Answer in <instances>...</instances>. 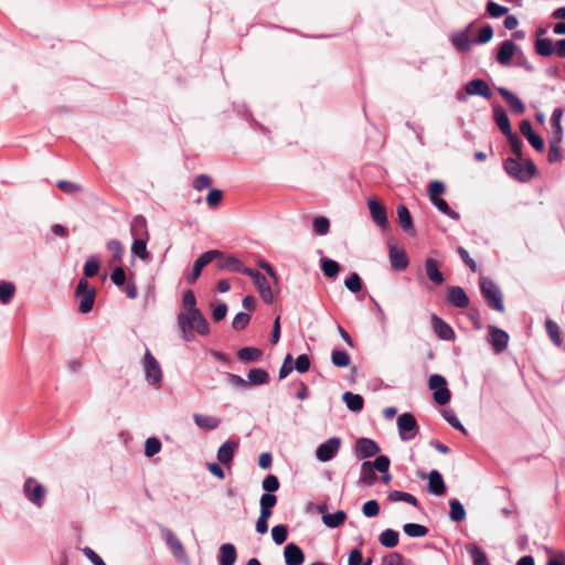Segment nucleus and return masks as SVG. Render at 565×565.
Masks as SVG:
<instances>
[{
  "label": "nucleus",
  "instance_id": "obj_49",
  "mask_svg": "<svg viewBox=\"0 0 565 565\" xmlns=\"http://www.w3.org/2000/svg\"><path fill=\"white\" fill-rule=\"evenodd\" d=\"M403 531L409 537H423L429 532L427 526L418 523H406L403 525Z\"/></svg>",
  "mask_w": 565,
  "mask_h": 565
},
{
  "label": "nucleus",
  "instance_id": "obj_7",
  "mask_svg": "<svg viewBox=\"0 0 565 565\" xmlns=\"http://www.w3.org/2000/svg\"><path fill=\"white\" fill-rule=\"evenodd\" d=\"M23 493L25 498L36 508H42L45 502L46 489L33 477H28L23 483Z\"/></svg>",
  "mask_w": 565,
  "mask_h": 565
},
{
  "label": "nucleus",
  "instance_id": "obj_19",
  "mask_svg": "<svg viewBox=\"0 0 565 565\" xmlns=\"http://www.w3.org/2000/svg\"><path fill=\"white\" fill-rule=\"evenodd\" d=\"M239 448V440L238 439H227L224 441L218 450H217V460L224 465L230 466L233 461V458L235 456V452Z\"/></svg>",
  "mask_w": 565,
  "mask_h": 565
},
{
  "label": "nucleus",
  "instance_id": "obj_50",
  "mask_svg": "<svg viewBox=\"0 0 565 565\" xmlns=\"http://www.w3.org/2000/svg\"><path fill=\"white\" fill-rule=\"evenodd\" d=\"M505 138H507V140L510 145L511 151L514 156V157H512V159H522L523 158V153H522L523 141L519 137V135L516 132H513L511 135L505 136Z\"/></svg>",
  "mask_w": 565,
  "mask_h": 565
},
{
  "label": "nucleus",
  "instance_id": "obj_59",
  "mask_svg": "<svg viewBox=\"0 0 565 565\" xmlns=\"http://www.w3.org/2000/svg\"><path fill=\"white\" fill-rule=\"evenodd\" d=\"M99 268H100V264H99L98 258L96 256H90L85 262L84 269H83L84 276L86 278H92L98 274Z\"/></svg>",
  "mask_w": 565,
  "mask_h": 565
},
{
  "label": "nucleus",
  "instance_id": "obj_14",
  "mask_svg": "<svg viewBox=\"0 0 565 565\" xmlns=\"http://www.w3.org/2000/svg\"><path fill=\"white\" fill-rule=\"evenodd\" d=\"M340 447L341 439L331 437L317 447L316 457L321 462L330 461L338 455Z\"/></svg>",
  "mask_w": 565,
  "mask_h": 565
},
{
  "label": "nucleus",
  "instance_id": "obj_53",
  "mask_svg": "<svg viewBox=\"0 0 565 565\" xmlns=\"http://www.w3.org/2000/svg\"><path fill=\"white\" fill-rule=\"evenodd\" d=\"M443 417L454 429L461 431L463 435L468 434L467 429L452 409H444Z\"/></svg>",
  "mask_w": 565,
  "mask_h": 565
},
{
  "label": "nucleus",
  "instance_id": "obj_15",
  "mask_svg": "<svg viewBox=\"0 0 565 565\" xmlns=\"http://www.w3.org/2000/svg\"><path fill=\"white\" fill-rule=\"evenodd\" d=\"M379 444L367 437H361L355 441L354 454L358 459L364 460L376 456L380 452Z\"/></svg>",
  "mask_w": 565,
  "mask_h": 565
},
{
  "label": "nucleus",
  "instance_id": "obj_20",
  "mask_svg": "<svg viewBox=\"0 0 565 565\" xmlns=\"http://www.w3.org/2000/svg\"><path fill=\"white\" fill-rule=\"evenodd\" d=\"M463 89L466 94L470 96H481L486 99H490L492 97V92L489 84L482 78H473L469 81Z\"/></svg>",
  "mask_w": 565,
  "mask_h": 565
},
{
  "label": "nucleus",
  "instance_id": "obj_18",
  "mask_svg": "<svg viewBox=\"0 0 565 565\" xmlns=\"http://www.w3.org/2000/svg\"><path fill=\"white\" fill-rule=\"evenodd\" d=\"M216 267L220 270H227L231 273H241L244 274V270L249 269V267H245L243 263L234 255L225 256L222 252V256H217L216 258Z\"/></svg>",
  "mask_w": 565,
  "mask_h": 565
},
{
  "label": "nucleus",
  "instance_id": "obj_44",
  "mask_svg": "<svg viewBox=\"0 0 565 565\" xmlns=\"http://www.w3.org/2000/svg\"><path fill=\"white\" fill-rule=\"evenodd\" d=\"M399 533L393 529L384 530L380 536L379 542L381 545L387 548H393L398 544Z\"/></svg>",
  "mask_w": 565,
  "mask_h": 565
},
{
  "label": "nucleus",
  "instance_id": "obj_43",
  "mask_svg": "<svg viewBox=\"0 0 565 565\" xmlns=\"http://www.w3.org/2000/svg\"><path fill=\"white\" fill-rule=\"evenodd\" d=\"M320 267L324 276L331 279L337 278L340 273L339 263L328 257L320 259Z\"/></svg>",
  "mask_w": 565,
  "mask_h": 565
},
{
  "label": "nucleus",
  "instance_id": "obj_52",
  "mask_svg": "<svg viewBox=\"0 0 565 565\" xmlns=\"http://www.w3.org/2000/svg\"><path fill=\"white\" fill-rule=\"evenodd\" d=\"M545 329H546V332H547L551 341L555 345H561L563 340L561 337V331H559L558 324L555 321H553L552 319L547 318L545 321Z\"/></svg>",
  "mask_w": 565,
  "mask_h": 565
},
{
  "label": "nucleus",
  "instance_id": "obj_57",
  "mask_svg": "<svg viewBox=\"0 0 565 565\" xmlns=\"http://www.w3.org/2000/svg\"><path fill=\"white\" fill-rule=\"evenodd\" d=\"M271 537L275 544H284L288 537V526L286 524L275 525L271 529Z\"/></svg>",
  "mask_w": 565,
  "mask_h": 565
},
{
  "label": "nucleus",
  "instance_id": "obj_62",
  "mask_svg": "<svg viewBox=\"0 0 565 565\" xmlns=\"http://www.w3.org/2000/svg\"><path fill=\"white\" fill-rule=\"evenodd\" d=\"M56 186L65 194L73 195L81 192L83 189L79 184L67 180H58Z\"/></svg>",
  "mask_w": 565,
  "mask_h": 565
},
{
  "label": "nucleus",
  "instance_id": "obj_55",
  "mask_svg": "<svg viewBox=\"0 0 565 565\" xmlns=\"http://www.w3.org/2000/svg\"><path fill=\"white\" fill-rule=\"evenodd\" d=\"M561 142H555L550 140V149L547 154V161L550 163L561 162L565 159L564 151L559 147Z\"/></svg>",
  "mask_w": 565,
  "mask_h": 565
},
{
  "label": "nucleus",
  "instance_id": "obj_8",
  "mask_svg": "<svg viewBox=\"0 0 565 565\" xmlns=\"http://www.w3.org/2000/svg\"><path fill=\"white\" fill-rule=\"evenodd\" d=\"M244 275L252 278L262 300L267 305H271L274 302V295L266 277L260 271L253 268L244 270Z\"/></svg>",
  "mask_w": 565,
  "mask_h": 565
},
{
  "label": "nucleus",
  "instance_id": "obj_13",
  "mask_svg": "<svg viewBox=\"0 0 565 565\" xmlns=\"http://www.w3.org/2000/svg\"><path fill=\"white\" fill-rule=\"evenodd\" d=\"M143 366L146 372V380L152 385L160 384L162 381V371L159 362L149 350H146L143 356Z\"/></svg>",
  "mask_w": 565,
  "mask_h": 565
},
{
  "label": "nucleus",
  "instance_id": "obj_39",
  "mask_svg": "<svg viewBox=\"0 0 565 565\" xmlns=\"http://www.w3.org/2000/svg\"><path fill=\"white\" fill-rule=\"evenodd\" d=\"M262 356L263 351L258 348L244 347L237 351V358L245 363L257 362Z\"/></svg>",
  "mask_w": 565,
  "mask_h": 565
},
{
  "label": "nucleus",
  "instance_id": "obj_33",
  "mask_svg": "<svg viewBox=\"0 0 565 565\" xmlns=\"http://www.w3.org/2000/svg\"><path fill=\"white\" fill-rule=\"evenodd\" d=\"M248 386L266 385L270 382L268 372L264 369L254 367L247 374Z\"/></svg>",
  "mask_w": 565,
  "mask_h": 565
},
{
  "label": "nucleus",
  "instance_id": "obj_54",
  "mask_svg": "<svg viewBox=\"0 0 565 565\" xmlns=\"http://www.w3.org/2000/svg\"><path fill=\"white\" fill-rule=\"evenodd\" d=\"M312 227L317 235L324 236L330 232V221L326 216H316L312 221Z\"/></svg>",
  "mask_w": 565,
  "mask_h": 565
},
{
  "label": "nucleus",
  "instance_id": "obj_16",
  "mask_svg": "<svg viewBox=\"0 0 565 565\" xmlns=\"http://www.w3.org/2000/svg\"><path fill=\"white\" fill-rule=\"evenodd\" d=\"M446 301L449 306L458 309L468 308L470 299L460 286H450L447 288Z\"/></svg>",
  "mask_w": 565,
  "mask_h": 565
},
{
  "label": "nucleus",
  "instance_id": "obj_23",
  "mask_svg": "<svg viewBox=\"0 0 565 565\" xmlns=\"http://www.w3.org/2000/svg\"><path fill=\"white\" fill-rule=\"evenodd\" d=\"M388 256L394 270L403 271L408 267L409 259L403 247L390 245Z\"/></svg>",
  "mask_w": 565,
  "mask_h": 565
},
{
  "label": "nucleus",
  "instance_id": "obj_6",
  "mask_svg": "<svg viewBox=\"0 0 565 565\" xmlns=\"http://www.w3.org/2000/svg\"><path fill=\"white\" fill-rule=\"evenodd\" d=\"M428 387L433 391V399L444 406L451 399V392L448 388L447 380L440 374H433L428 379Z\"/></svg>",
  "mask_w": 565,
  "mask_h": 565
},
{
  "label": "nucleus",
  "instance_id": "obj_12",
  "mask_svg": "<svg viewBox=\"0 0 565 565\" xmlns=\"http://www.w3.org/2000/svg\"><path fill=\"white\" fill-rule=\"evenodd\" d=\"M509 340L510 337L503 329L495 326L488 327L487 341L491 345L494 353H502L508 348Z\"/></svg>",
  "mask_w": 565,
  "mask_h": 565
},
{
  "label": "nucleus",
  "instance_id": "obj_21",
  "mask_svg": "<svg viewBox=\"0 0 565 565\" xmlns=\"http://www.w3.org/2000/svg\"><path fill=\"white\" fill-rule=\"evenodd\" d=\"M367 206L374 223L380 227H386L388 224L386 206L375 198L369 200Z\"/></svg>",
  "mask_w": 565,
  "mask_h": 565
},
{
  "label": "nucleus",
  "instance_id": "obj_58",
  "mask_svg": "<svg viewBox=\"0 0 565 565\" xmlns=\"http://www.w3.org/2000/svg\"><path fill=\"white\" fill-rule=\"evenodd\" d=\"M162 444L159 438L149 437L145 443V456L149 458L153 457L154 455L160 452Z\"/></svg>",
  "mask_w": 565,
  "mask_h": 565
},
{
  "label": "nucleus",
  "instance_id": "obj_11",
  "mask_svg": "<svg viewBox=\"0 0 565 565\" xmlns=\"http://www.w3.org/2000/svg\"><path fill=\"white\" fill-rule=\"evenodd\" d=\"M161 535L166 541L171 554L179 561L183 562L188 559L186 552L182 542L178 539V536L173 533L172 530L166 527L163 525H159Z\"/></svg>",
  "mask_w": 565,
  "mask_h": 565
},
{
  "label": "nucleus",
  "instance_id": "obj_30",
  "mask_svg": "<svg viewBox=\"0 0 565 565\" xmlns=\"http://www.w3.org/2000/svg\"><path fill=\"white\" fill-rule=\"evenodd\" d=\"M396 211H397L398 224L402 227V230L411 235H415L416 231H415L413 217L411 215L408 207L405 204L401 203L397 205Z\"/></svg>",
  "mask_w": 565,
  "mask_h": 565
},
{
  "label": "nucleus",
  "instance_id": "obj_34",
  "mask_svg": "<svg viewBox=\"0 0 565 565\" xmlns=\"http://www.w3.org/2000/svg\"><path fill=\"white\" fill-rule=\"evenodd\" d=\"M342 401L347 405L348 409L353 413H360L364 408V398L360 394L348 391L343 393Z\"/></svg>",
  "mask_w": 565,
  "mask_h": 565
},
{
  "label": "nucleus",
  "instance_id": "obj_42",
  "mask_svg": "<svg viewBox=\"0 0 565 565\" xmlns=\"http://www.w3.org/2000/svg\"><path fill=\"white\" fill-rule=\"evenodd\" d=\"M534 49L539 55L548 57L554 53V43L551 39L537 36Z\"/></svg>",
  "mask_w": 565,
  "mask_h": 565
},
{
  "label": "nucleus",
  "instance_id": "obj_51",
  "mask_svg": "<svg viewBox=\"0 0 565 565\" xmlns=\"http://www.w3.org/2000/svg\"><path fill=\"white\" fill-rule=\"evenodd\" d=\"M433 205L443 214L450 217L451 220H460V214L450 209L449 204L441 198L430 201Z\"/></svg>",
  "mask_w": 565,
  "mask_h": 565
},
{
  "label": "nucleus",
  "instance_id": "obj_64",
  "mask_svg": "<svg viewBox=\"0 0 565 565\" xmlns=\"http://www.w3.org/2000/svg\"><path fill=\"white\" fill-rule=\"evenodd\" d=\"M250 321V316L247 312L241 311L236 313L232 321V328L236 331L244 330Z\"/></svg>",
  "mask_w": 565,
  "mask_h": 565
},
{
  "label": "nucleus",
  "instance_id": "obj_63",
  "mask_svg": "<svg viewBox=\"0 0 565 565\" xmlns=\"http://www.w3.org/2000/svg\"><path fill=\"white\" fill-rule=\"evenodd\" d=\"M445 184L439 180H434L428 184L427 191L430 201L440 198L445 193Z\"/></svg>",
  "mask_w": 565,
  "mask_h": 565
},
{
  "label": "nucleus",
  "instance_id": "obj_60",
  "mask_svg": "<svg viewBox=\"0 0 565 565\" xmlns=\"http://www.w3.org/2000/svg\"><path fill=\"white\" fill-rule=\"evenodd\" d=\"M344 286L353 294H358L362 290V279L356 273H351L344 280Z\"/></svg>",
  "mask_w": 565,
  "mask_h": 565
},
{
  "label": "nucleus",
  "instance_id": "obj_25",
  "mask_svg": "<svg viewBox=\"0 0 565 565\" xmlns=\"http://www.w3.org/2000/svg\"><path fill=\"white\" fill-rule=\"evenodd\" d=\"M431 323H433V329L439 339L445 340V341L455 340V337H456L455 331L452 330L450 324L447 323L443 318H440L434 313L431 316Z\"/></svg>",
  "mask_w": 565,
  "mask_h": 565
},
{
  "label": "nucleus",
  "instance_id": "obj_31",
  "mask_svg": "<svg viewBox=\"0 0 565 565\" xmlns=\"http://www.w3.org/2000/svg\"><path fill=\"white\" fill-rule=\"evenodd\" d=\"M237 558L236 547L232 543H224L218 548V565H234Z\"/></svg>",
  "mask_w": 565,
  "mask_h": 565
},
{
  "label": "nucleus",
  "instance_id": "obj_17",
  "mask_svg": "<svg viewBox=\"0 0 565 565\" xmlns=\"http://www.w3.org/2000/svg\"><path fill=\"white\" fill-rule=\"evenodd\" d=\"M473 26V22L469 23L465 29L454 32L450 35V42L459 52L465 53L471 49L473 43L469 39V33Z\"/></svg>",
  "mask_w": 565,
  "mask_h": 565
},
{
  "label": "nucleus",
  "instance_id": "obj_27",
  "mask_svg": "<svg viewBox=\"0 0 565 565\" xmlns=\"http://www.w3.org/2000/svg\"><path fill=\"white\" fill-rule=\"evenodd\" d=\"M284 557L286 565H302L305 562V553L296 543H288L284 548Z\"/></svg>",
  "mask_w": 565,
  "mask_h": 565
},
{
  "label": "nucleus",
  "instance_id": "obj_26",
  "mask_svg": "<svg viewBox=\"0 0 565 565\" xmlns=\"http://www.w3.org/2000/svg\"><path fill=\"white\" fill-rule=\"evenodd\" d=\"M498 93L509 105L511 111L515 115H522L525 111L524 103L510 89L505 87H499Z\"/></svg>",
  "mask_w": 565,
  "mask_h": 565
},
{
  "label": "nucleus",
  "instance_id": "obj_56",
  "mask_svg": "<svg viewBox=\"0 0 565 565\" xmlns=\"http://www.w3.org/2000/svg\"><path fill=\"white\" fill-rule=\"evenodd\" d=\"M493 33V28L490 24H484L479 29L472 42L473 44H486L492 40Z\"/></svg>",
  "mask_w": 565,
  "mask_h": 565
},
{
  "label": "nucleus",
  "instance_id": "obj_48",
  "mask_svg": "<svg viewBox=\"0 0 565 565\" xmlns=\"http://www.w3.org/2000/svg\"><path fill=\"white\" fill-rule=\"evenodd\" d=\"M15 294V285L11 281H0V301L3 305L11 302Z\"/></svg>",
  "mask_w": 565,
  "mask_h": 565
},
{
  "label": "nucleus",
  "instance_id": "obj_45",
  "mask_svg": "<svg viewBox=\"0 0 565 565\" xmlns=\"http://www.w3.org/2000/svg\"><path fill=\"white\" fill-rule=\"evenodd\" d=\"M148 241L149 238H134L131 244V253L142 260H147L150 258V254L147 250Z\"/></svg>",
  "mask_w": 565,
  "mask_h": 565
},
{
  "label": "nucleus",
  "instance_id": "obj_5",
  "mask_svg": "<svg viewBox=\"0 0 565 565\" xmlns=\"http://www.w3.org/2000/svg\"><path fill=\"white\" fill-rule=\"evenodd\" d=\"M74 295L79 300L78 311L81 313H88L93 310L96 299V289L86 278L78 280Z\"/></svg>",
  "mask_w": 565,
  "mask_h": 565
},
{
  "label": "nucleus",
  "instance_id": "obj_61",
  "mask_svg": "<svg viewBox=\"0 0 565 565\" xmlns=\"http://www.w3.org/2000/svg\"><path fill=\"white\" fill-rule=\"evenodd\" d=\"M262 487H263L265 493L274 494L279 489L280 482H279L277 476L269 473L264 478V480L262 482Z\"/></svg>",
  "mask_w": 565,
  "mask_h": 565
},
{
  "label": "nucleus",
  "instance_id": "obj_1",
  "mask_svg": "<svg viewBox=\"0 0 565 565\" xmlns=\"http://www.w3.org/2000/svg\"><path fill=\"white\" fill-rule=\"evenodd\" d=\"M178 326L182 332V338L186 342L195 339L194 330L201 335H206L210 332L209 322L200 309H192V312H180L178 315Z\"/></svg>",
  "mask_w": 565,
  "mask_h": 565
},
{
  "label": "nucleus",
  "instance_id": "obj_46",
  "mask_svg": "<svg viewBox=\"0 0 565 565\" xmlns=\"http://www.w3.org/2000/svg\"><path fill=\"white\" fill-rule=\"evenodd\" d=\"M331 362L337 367H348L351 363L350 354L345 350L334 349L331 353Z\"/></svg>",
  "mask_w": 565,
  "mask_h": 565
},
{
  "label": "nucleus",
  "instance_id": "obj_10",
  "mask_svg": "<svg viewBox=\"0 0 565 565\" xmlns=\"http://www.w3.org/2000/svg\"><path fill=\"white\" fill-rule=\"evenodd\" d=\"M217 256H222V252L218 249H210L203 253L193 265V268L190 273L185 274V280L188 284L193 285L200 278L202 274V269L213 262Z\"/></svg>",
  "mask_w": 565,
  "mask_h": 565
},
{
  "label": "nucleus",
  "instance_id": "obj_37",
  "mask_svg": "<svg viewBox=\"0 0 565 565\" xmlns=\"http://www.w3.org/2000/svg\"><path fill=\"white\" fill-rule=\"evenodd\" d=\"M347 518L345 511L338 510L334 513H324L322 515V522L329 529H337L345 522Z\"/></svg>",
  "mask_w": 565,
  "mask_h": 565
},
{
  "label": "nucleus",
  "instance_id": "obj_9",
  "mask_svg": "<svg viewBox=\"0 0 565 565\" xmlns=\"http://www.w3.org/2000/svg\"><path fill=\"white\" fill-rule=\"evenodd\" d=\"M397 428L399 438L403 441H409L417 435L419 426L412 413H403L397 418Z\"/></svg>",
  "mask_w": 565,
  "mask_h": 565
},
{
  "label": "nucleus",
  "instance_id": "obj_4",
  "mask_svg": "<svg viewBox=\"0 0 565 565\" xmlns=\"http://www.w3.org/2000/svg\"><path fill=\"white\" fill-rule=\"evenodd\" d=\"M479 288L487 306L498 312L504 311L503 295L500 287L489 277L479 278Z\"/></svg>",
  "mask_w": 565,
  "mask_h": 565
},
{
  "label": "nucleus",
  "instance_id": "obj_38",
  "mask_svg": "<svg viewBox=\"0 0 565 565\" xmlns=\"http://www.w3.org/2000/svg\"><path fill=\"white\" fill-rule=\"evenodd\" d=\"M466 551L472 558L473 565H490L486 552L477 544H466Z\"/></svg>",
  "mask_w": 565,
  "mask_h": 565
},
{
  "label": "nucleus",
  "instance_id": "obj_47",
  "mask_svg": "<svg viewBox=\"0 0 565 565\" xmlns=\"http://www.w3.org/2000/svg\"><path fill=\"white\" fill-rule=\"evenodd\" d=\"M508 12V7L499 4L493 0H488L486 3V13L492 19H499L505 15Z\"/></svg>",
  "mask_w": 565,
  "mask_h": 565
},
{
  "label": "nucleus",
  "instance_id": "obj_35",
  "mask_svg": "<svg viewBox=\"0 0 565 565\" xmlns=\"http://www.w3.org/2000/svg\"><path fill=\"white\" fill-rule=\"evenodd\" d=\"M562 116H563L562 108H555L553 110V114L551 117V127L553 130V136L551 138V141L562 142V139H563V129H562V125H561Z\"/></svg>",
  "mask_w": 565,
  "mask_h": 565
},
{
  "label": "nucleus",
  "instance_id": "obj_28",
  "mask_svg": "<svg viewBox=\"0 0 565 565\" xmlns=\"http://www.w3.org/2000/svg\"><path fill=\"white\" fill-rule=\"evenodd\" d=\"M493 120L504 136L514 132L511 128L509 116L502 106L497 105L493 107Z\"/></svg>",
  "mask_w": 565,
  "mask_h": 565
},
{
  "label": "nucleus",
  "instance_id": "obj_36",
  "mask_svg": "<svg viewBox=\"0 0 565 565\" xmlns=\"http://www.w3.org/2000/svg\"><path fill=\"white\" fill-rule=\"evenodd\" d=\"M194 423L203 430H214L221 425V418L209 415L194 414Z\"/></svg>",
  "mask_w": 565,
  "mask_h": 565
},
{
  "label": "nucleus",
  "instance_id": "obj_3",
  "mask_svg": "<svg viewBox=\"0 0 565 565\" xmlns=\"http://www.w3.org/2000/svg\"><path fill=\"white\" fill-rule=\"evenodd\" d=\"M391 460L385 455L377 456L373 461H363L358 487H372L377 481L375 471L386 472L390 469Z\"/></svg>",
  "mask_w": 565,
  "mask_h": 565
},
{
  "label": "nucleus",
  "instance_id": "obj_29",
  "mask_svg": "<svg viewBox=\"0 0 565 565\" xmlns=\"http://www.w3.org/2000/svg\"><path fill=\"white\" fill-rule=\"evenodd\" d=\"M440 263L431 257L425 259V270L428 279L435 285L439 286L444 284L445 277L439 269Z\"/></svg>",
  "mask_w": 565,
  "mask_h": 565
},
{
  "label": "nucleus",
  "instance_id": "obj_41",
  "mask_svg": "<svg viewBox=\"0 0 565 565\" xmlns=\"http://www.w3.org/2000/svg\"><path fill=\"white\" fill-rule=\"evenodd\" d=\"M449 519L452 522L459 523L466 519V509L463 504L458 499L449 500Z\"/></svg>",
  "mask_w": 565,
  "mask_h": 565
},
{
  "label": "nucleus",
  "instance_id": "obj_24",
  "mask_svg": "<svg viewBox=\"0 0 565 565\" xmlns=\"http://www.w3.org/2000/svg\"><path fill=\"white\" fill-rule=\"evenodd\" d=\"M426 491L433 495H444L446 493L447 487L443 475L438 470L433 469L429 472Z\"/></svg>",
  "mask_w": 565,
  "mask_h": 565
},
{
  "label": "nucleus",
  "instance_id": "obj_22",
  "mask_svg": "<svg viewBox=\"0 0 565 565\" xmlns=\"http://www.w3.org/2000/svg\"><path fill=\"white\" fill-rule=\"evenodd\" d=\"M518 45L512 40H504L498 46L497 51V62L502 66H508L511 64L512 57L518 52Z\"/></svg>",
  "mask_w": 565,
  "mask_h": 565
},
{
  "label": "nucleus",
  "instance_id": "obj_40",
  "mask_svg": "<svg viewBox=\"0 0 565 565\" xmlns=\"http://www.w3.org/2000/svg\"><path fill=\"white\" fill-rule=\"evenodd\" d=\"M387 499L391 502H406L415 508H419V502L415 495L408 492L399 491V490H391L387 494Z\"/></svg>",
  "mask_w": 565,
  "mask_h": 565
},
{
  "label": "nucleus",
  "instance_id": "obj_32",
  "mask_svg": "<svg viewBox=\"0 0 565 565\" xmlns=\"http://www.w3.org/2000/svg\"><path fill=\"white\" fill-rule=\"evenodd\" d=\"M130 233L134 238H149L147 220L143 215H136L130 224Z\"/></svg>",
  "mask_w": 565,
  "mask_h": 565
},
{
  "label": "nucleus",
  "instance_id": "obj_2",
  "mask_svg": "<svg viewBox=\"0 0 565 565\" xmlns=\"http://www.w3.org/2000/svg\"><path fill=\"white\" fill-rule=\"evenodd\" d=\"M521 160L508 157L503 161V169L510 178L518 182L526 183L539 174V170L533 160L526 159L523 164Z\"/></svg>",
  "mask_w": 565,
  "mask_h": 565
}]
</instances>
